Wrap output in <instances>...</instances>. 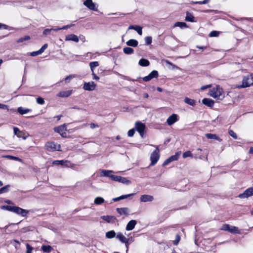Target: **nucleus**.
<instances>
[{
	"label": "nucleus",
	"instance_id": "obj_61",
	"mask_svg": "<svg viewBox=\"0 0 253 253\" xmlns=\"http://www.w3.org/2000/svg\"><path fill=\"white\" fill-rule=\"evenodd\" d=\"M50 30H51V32H52V31H58L61 30V28H58L57 27H54V28H50Z\"/></svg>",
	"mask_w": 253,
	"mask_h": 253
},
{
	"label": "nucleus",
	"instance_id": "obj_7",
	"mask_svg": "<svg viewBox=\"0 0 253 253\" xmlns=\"http://www.w3.org/2000/svg\"><path fill=\"white\" fill-rule=\"evenodd\" d=\"M46 149L47 151L53 152L54 151H60V145L54 142H48L45 144Z\"/></svg>",
	"mask_w": 253,
	"mask_h": 253
},
{
	"label": "nucleus",
	"instance_id": "obj_60",
	"mask_svg": "<svg viewBox=\"0 0 253 253\" xmlns=\"http://www.w3.org/2000/svg\"><path fill=\"white\" fill-rule=\"evenodd\" d=\"M90 127L91 128L93 129V128H94L95 127H98V126L94 123H91L90 124Z\"/></svg>",
	"mask_w": 253,
	"mask_h": 253
},
{
	"label": "nucleus",
	"instance_id": "obj_50",
	"mask_svg": "<svg viewBox=\"0 0 253 253\" xmlns=\"http://www.w3.org/2000/svg\"><path fill=\"white\" fill-rule=\"evenodd\" d=\"M51 33V30L50 29H45L43 32V35L44 36H47Z\"/></svg>",
	"mask_w": 253,
	"mask_h": 253
},
{
	"label": "nucleus",
	"instance_id": "obj_55",
	"mask_svg": "<svg viewBox=\"0 0 253 253\" xmlns=\"http://www.w3.org/2000/svg\"><path fill=\"white\" fill-rule=\"evenodd\" d=\"M5 157L8 158L11 160H19V159L17 157L12 156H10V155L6 156Z\"/></svg>",
	"mask_w": 253,
	"mask_h": 253
},
{
	"label": "nucleus",
	"instance_id": "obj_57",
	"mask_svg": "<svg viewBox=\"0 0 253 253\" xmlns=\"http://www.w3.org/2000/svg\"><path fill=\"white\" fill-rule=\"evenodd\" d=\"M211 86V84H209V85H204V86H202L201 87V89L202 90H204L206 89H207L208 88H210Z\"/></svg>",
	"mask_w": 253,
	"mask_h": 253
},
{
	"label": "nucleus",
	"instance_id": "obj_39",
	"mask_svg": "<svg viewBox=\"0 0 253 253\" xmlns=\"http://www.w3.org/2000/svg\"><path fill=\"white\" fill-rule=\"evenodd\" d=\"M30 39V36H25L24 37H22V38H21L19 39L17 41V42H18V43L22 42H23L24 41L28 40Z\"/></svg>",
	"mask_w": 253,
	"mask_h": 253
},
{
	"label": "nucleus",
	"instance_id": "obj_1",
	"mask_svg": "<svg viewBox=\"0 0 253 253\" xmlns=\"http://www.w3.org/2000/svg\"><path fill=\"white\" fill-rule=\"evenodd\" d=\"M1 209L13 212L18 215H21L22 217L26 216L29 212L28 210L23 209L16 206H3L1 207Z\"/></svg>",
	"mask_w": 253,
	"mask_h": 253
},
{
	"label": "nucleus",
	"instance_id": "obj_8",
	"mask_svg": "<svg viewBox=\"0 0 253 253\" xmlns=\"http://www.w3.org/2000/svg\"><path fill=\"white\" fill-rule=\"evenodd\" d=\"M253 196V187L247 189L243 193L239 194L238 197L241 199L248 198Z\"/></svg>",
	"mask_w": 253,
	"mask_h": 253
},
{
	"label": "nucleus",
	"instance_id": "obj_5",
	"mask_svg": "<svg viewBox=\"0 0 253 253\" xmlns=\"http://www.w3.org/2000/svg\"><path fill=\"white\" fill-rule=\"evenodd\" d=\"M156 147L155 150L153 151V152L151 154L150 156V160L151 161L150 166L155 165L160 158V154H159V149L158 146H154Z\"/></svg>",
	"mask_w": 253,
	"mask_h": 253
},
{
	"label": "nucleus",
	"instance_id": "obj_51",
	"mask_svg": "<svg viewBox=\"0 0 253 253\" xmlns=\"http://www.w3.org/2000/svg\"><path fill=\"white\" fill-rule=\"evenodd\" d=\"M75 77V75H69V76H67V77L65 78V81H66V82H70V81L71 79H72L74 78Z\"/></svg>",
	"mask_w": 253,
	"mask_h": 253
},
{
	"label": "nucleus",
	"instance_id": "obj_17",
	"mask_svg": "<svg viewBox=\"0 0 253 253\" xmlns=\"http://www.w3.org/2000/svg\"><path fill=\"white\" fill-rule=\"evenodd\" d=\"M100 218L108 223H114L116 220L115 217L111 215H103Z\"/></svg>",
	"mask_w": 253,
	"mask_h": 253
},
{
	"label": "nucleus",
	"instance_id": "obj_29",
	"mask_svg": "<svg viewBox=\"0 0 253 253\" xmlns=\"http://www.w3.org/2000/svg\"><path fill=\"white\" fill-rule=\"evenodd\" d=\"M184 101L185 103L192 106H194L196 105V101L188 97H185Z\"/></svg>",
	"mask_w": 253,
	"mask_h": 253
},
{
	"label": "nucleus",
	"instance_id": "obj_36",
	"mask_svg": "<svg viewBox=\"0 0 253 253\" xmlns=\"http://www.w3.org/2000/svg\"><path fill=\"white\" fill-rule=\"evenodd\" d=\"M17 111L20 114L23 115L30 112V110L28 109H25L22 107H20L18 108Z\"/></svg>",
	"mask_w": 253,
	"mask_h": 253
},
{
	"label": "nucleus",
	"instance_id": "obj_20",
	"mask_svg": "<svg viewBox=\"0 0 253 253\" xmlns=\"http://www.w3.org/2000/svg\"><path fill=\"white\" fill-rule=\"evenodd\" d=\"M117 238L122 243H125L126 248L128 247V239L126 238L122 233H118L117 235Z\"/></svg>",
	"mask_w": 253,
	"mask_h": 253
},
{
	"label": "nucleus",
	"instance_id": "obj_38",
	"mask_svg": "<svg viewBox=\"0 0 253 253\" xmlns=\"http://www.w3.org/2000/svg\"><path fill=\"white\" fill-rule=\"evenodd\" d=\"M65 163H69L67 161L64 160H56L53 162L52 164L53 165H64Z\"/></svg>",
	"mask_w": 253,
	"mask_h": 253
},
{
	"label": "nucleus",
	"instance_id": "obj_32",
	"mask_svg": "<svg viewBox=\"0 0 253 253\" xmlns=\"http://www.w3.org/2000/svg\"><path fill=\"white\" fill-rule=\"evenodd\" d=\"M194 19H195V18L192 14H191L188 12L186 13V16L185 17L186 21L191 22H195Z\"/></svg>",
	"mask_w": 253,
	"mask_h": 253
},
{
	"label": "nucleus",
	"instance_id": "obj_41",
	"mask_svg": "<svg viewBox=\"0 0 253 253\" xmlns=\"http://www.w3.org/2000/svg\"><path fill=\"white\" fill-rule=\"evenodd\" d=\"M99 66V63L97 61L91 62L89 63L90 68H94Z\"/></svg>",
	"mask_w": 253,
	"mask_h": 253
},
{
	"label": "nucleus",
	"instance_id": "obj_43",
	"mask_svg": "<svg viewBox=\"0 0 253 253\" xmlns=\"http://www.w3.org/2000/svg\"><path fill=\"white\" fill-rule=\"evenodd\" d=\"M219 32L218 31H213L211 32L209 36L211 37H217L219 35Z\"/></svg>",
	"mask_w": 253,
	"mask_h": 253
},
{
	"label": "nucleus",
	"instance_id": "obj_64",
	"mask_svg": "<svg viewBox=\"0 0 253 253\" xmlns=\"http://www.w3.org/2000/svg\"><path fill=\"white\" fill-rule=\"evenodd\" d=\"M92 75L93 77V79L94 80H98L99 79V78L94 73H93V74H92Z\"/></svg>",
	"mask_w": 253,
	"mask_h": 253
},
{
	"label": "nucleus",
	"instance_id": "obj_25",
	"mask_svg": "<svg viewBox=\"0 0 253 253\" xmlns=\"http://www.w3.org/2000/svg\"><path fill=\"white\" fill-rule=\"evenodd\" d=\"M206 136L208 139H213L217 140L220 142L222 141V139L215 134L207 133L206 134Z\"/></svg>",
	"mask_w": 253,
	"mask_h": 253
},
{
	"label": "nucleus",
	"instance_id": "obj_35",
	"mask_svg": "<svg viewBox=\"0 0 253 253\" xmlns=\"http://www.w3.org/2000/svg\"><path fill=\"white\" fill-rule=\"evenodd\" d=\"M116 233L114 231L111 230L106 233V237L108 239H111L115 237Z\"/></svg>",
	"mask_w": 253,
	"mask_h": 253
},
{
	"label": "nucleus",
	"instance_id": "obj_11",
	"mask_svg": "<svg viewBox=\"0 0 253 253\" xmlns=\"http://www.w3.org/2000/svg\"><path fill=\"white\" fill-rule=\"evenodd\" d=\"M136 130L139 133L140 136L143 137L144 135V130L145 128L144 124L140 122H136L135 125Z\"/></svg>",
	"mask_w": 253,
	"mask_h": 253
},
{
	"label": "nucleus",
	"instance_id": "obj_19",
	"mask_svg": "<svg viewBox=\"0 0 253 253\" xmlns=\"http://www.w3.org/2000/svg\"><path fill=\"white\" fill-rule=\"evenodd\" d=\"M65 41H72L75 42H78L79 41V38L77 36L74 34H70L67 35L65 38Z\"/></svg>",
	"mask_w": 253,
	"mask_h": 253
},
{
	"label": "nucleus",
	"instance_id": "obj_31",
	"mask_svg": "<svg viewBox=\"0 0 253 253\" xmlns=\"http://www.w3.org/2000/svg\"><path fill=\"white\" fill-rule=\"evenodd\" d=\"M41 249L44 253H49L51 252L52 248L50 246L44 245L42 247Z\"/></svg>",
	"mask_w": 253,
	"mask_h": 253
},
{
	"label": "nucleus",
	"instance_id": "obj_34",
	"mask_svg": "<svg viewBox=\"0 0 253 253\" xmlns=\"http://www.w3.org/2000/svg\"><path fill=\"white\" fill-rule=\"evenodd\" d=\"M123 51L126 54H131L133 53L134 50L131 47H126L124 48Z\"/></svg>",
	"mask_w": 253,
	"mask_h": 253
},
{
	"label": "nucleus",
	"instance_id": "obj_2",
	"mask_svg": "<svg viewBox=\"0 0 253 253\" xmlns=\"http://www.w3.org/2000/svg\"><path fill=\"white\" fill-rule=\"evenodd\" d=\"M209 94L211 96L218 100H221L224 97L223 89L219 85H216V87L211 89Z\"/></svg>",
	"mask_w": 253,
	"mask_h": 253
},
{
	"label": "nucleus",
	"instance_id": "obj_46",
	"mask_svg": "<svg viewBox=\"0 0 253 253\" xmlns=\"http://www.w3.org/2000/svg\"><path fill=\"white\" fill-rule=\"evenodd\" d=\"M26 246L27 249L26 253H32V252L33 250V248L30 246V245L28 244H27Z\"/></svg>",
	"mask_w": 253,
	"mask_h": 253
},
{
	"label": "nucleus",
	"instance_id": "obj_9",
	"mask_svg": "<svg viewBox=\"0 0 253 253\" xmlns=\"http://www.w3.org/2000/svg\"><path fill=\"white\" fill-rule=\"evenodd\" d=\"M54 130L55 132L59 133L62 137H66L67 127L65 124L54 127Z\"/></svg>",
	"mask_w": 253,
	"mask_h": 253
},
{
	"label": "nucleus",
	"instance_id": "obj_3",
	"mask_svg": "<svg viewBox=\"0 0 253 253\" xmlns=\"http://www.w3.org/2000/svg\"><path fill=\"white\" fill-rule=\"evenodd\" d=\"M253 85V76L252 74L245 76L242 81L241 85H236L235 88H241L249 87Z\"/></svg>",
	"mask_w": 253,
	"mask_h": 253
},
{
	"label": "nucleus",
	"instance_id": "obj_4",
	"mask_svg": "<svg viewBox=\"0 0 253 253\" xmlns=\"http://www.w3.org/2000/svg\"><path fill=\"white\" fill-rule=\"evenodd\" d=\"M113 172L114 171L112 170L102 169L100 171V176H107L109 177L112 180L119 182L121 176L112 174Z\"/></svg>",
	"mask_w": 253,
	"mask_h": 253
},
{
	"label": "nucleus",
	"instance_id": "obj_6",
	"mask_svg": "<svg viewBox=\"0 0 253 253\" xmlns=\"http://www.w3.org/2000/svg\"><path fill=\"white\" fill-rule=\"evenodd\" d=\"M220 230H223V231H228V232H229L231 233H233V234H240V231L239 230L238 227H237L236 226H231L229 224H223L221 226Z\"/></svg>",
	"mask_w": 253,
	"mask_h": 253
},
{
	"label": "nucleus",
	"instance_id": "obj_40",
	"mask_svg": "<svg viewBox=\"0 0 253 253\" xmlns=\"http://www.w3.org/2000/svg\"><path fill=\"white\" fill-rule=\"evenodd\" d=\"M183 158H186L187 157H193V155L189 151H186L183 154Z\"/></svg>",
	"mask_w": 253,
	"mask_h": 253
},
{
	"label": "nucleus",
	"instance_id": "obj_59",
	"mask_svg": "<svg viewBox=\"0 0 253 253\" xmlns=\"http://www.w3.org/2000/svg\"><path fill=\"white\" fill-rule=\"evenodd\" d=\"M166 64H167V65H169L171 66L172 67V68H176V66L175 65L173 64L172 63L170 62H169V61H168V60H166Z\"/></svg>",
	"mask_w": 253,
	"mask_h": 253
},
{
	"label": "nucleus",
	"instance_id": "obj_22",
	"mask_svg": "<svg viewBox=\"0 0 253 253\" xmlns=\"http://www.w3.org/2000/svg\"><path fill=\"white\" fill-rule=\"evenodd\" d=\"M72 93V90L62 91L59 92L57 96L60 97H67L71 95Z\"/></svg>",
	"mask_w": 253,
	"mask_h": 253
},
{
	"label": "nucleus",
	"instance_id": "obj_47",
	"mask_svg": "<svg viewBox=\"0 0 253 253\" xmlns=\"http://www.w3.org/2000/svg\"><path fill=\"white\" fill-rule=\"evenodd\" d=\"M210 1V0H204L203 1H193V3L195 4H206L208 2Z\"/></svg>",
	"mask_w": 253,
	"mask_h": 253
},
{
	"label": "nucleus",
	"instance_id": "obj_44",
	"mask_svg": "<svg viewBox=\"0 0 253 253\" xmlns=\"http://www.w3.org/2000/svg\"><path fill=\"white\" fill-rule=\"evenodd\" d=\"M37 102L39 104L43 105L44 103V100L43 98L39 97L37 98Z\"/></svg>",
	"mask_w": 253,
	"mask_h": 253
},
{
	"label": "nucleus",
	"instance_id": "obj_14",
	"mask_svg": "<svg viewBox=\"0 0 253 253\" xmlns=\"http://www.w3.org/2000/svg\"><path fill=\"white\" fill-rule=\"evenodd\" d=\"M178 116L175 114H173L170 116L167 120V123L169 126H171L178 121Z\"/></svg>",
	"mask_w": 253,
	"mask_h": 253
},
{
	"label": "nucleus",
	"instance_id": "obj_23",
	"mask_svg": "<svg viewBox=\"0 0 253 253\" xmlns=\"http://www.w3.org/2000/svg\"><path fill=\"white\" fill-rule=\"evenodd\" d=\"M128 29H133V30H134L135 31H136L137 33L139 35H142V28L139 26H137V25H130L129 27H128Z\"/></svg>",
	"mask_w": 253,
	"mask_h": 253
},
{
	"label": "nucleus",
	"instance_id": "obj_52",
	"mask_svg": "<svg viewBox=\"0 0 253 253\" xmlns=\"http://www.w3.org/2000/svg\"><path fill=\"white\" fill-rule=\"evenodd\" d=\"M41 52L40 51V50H38V51H34V52H32L30 53V55L32 56H36L37 55H40V54H41Z\"/></svg>",
	"mask_w": 253,
	"mask_h": 253
},
{
	"label": "nucleus",
	"instance_id": "obj_24",
	"mask_svg": "<svg viewBox=\"0 0 253 253\" xmlns=\"http://www.w3.org/2000/svg\"><path fill=\"white\" fill-rule=\"evenodd\" d=\"M202 103L209 107H212L214 105V101L209 98H204L202 100Z\"/></svg>",
	"mask_w": 253,
	"mask_h": 253
},
{
	"label": "nucleus",
	"instance_id": "obj_45",
	"mask_svg": "<svg viewBox=\"0 0 253 253\" xmlns=\"http://www.w3.org/2000/svg\"><path fill=\"white\" fill-rule=\"evenodd\" d=\"M229 134L234 139H237V136L236 133L232 130H229L228 131Z\"/></svg>",
	"mask_w": 253,
	"mask_h": 253
},
{
	"label": "nucleus",
	"instance_id": "obj_37",
	"mask_svg": "<svg viewBox=\"0 0 253 253\" xmlns=\"http://www.w3.org/2000/svg\"><path fill=\"white\" fill-rule=\"evenodd\" d=\"M173 27H179L181 28H184L187 27V25L184 22H177L174 24Z\"/></svg>",
	"mask_w": 253,
	"mask_h": 253
},
{
	"label": "nucleus",
	"instance_id": "obj_10",
	"mask_svg": "<svg viewBox=\"0 0 253 253\" xmlns=\"http://www.w3.org/2000/svg\"><path fill=\"white\" fill-rule=\"evenodd\" d=\"M84 4L89 10L97 11V7L95 4L93 2L92 0H84Z\"/></svg>",
	"mask_w": 253,
	"mask_h": 253
},
{
	"label": "nucleus",
	"instance_id": "obj_63",
	"mask_svg": "<svg viewBox=\"0 0 253 253\" xmlns=\"http://www.w3.org/2000/svg\"><path fill=\"white\" fill-rule=\"evenodd\" d=\"M9 187V185H7L6 186H5L2 187L1 189H2L3 193L6 192L7 191L6 189Z\"/></svg>",
	"mask_w": 253,
	"mask_h": 253
},
{
	"label": "nucleus",
	"instance_id": "obj_27",
	"mask_svg": "<svg viewBox=\"0 0 253 253\" xmlns=\"http://www.w3.org/2000/svg\"><path fill=\"white\" fill-rule=\"evenodd\" d=\"M126 43L128 46L136 47L137 46L138 42L136 40L131 39L128 40Z\"/></svg>",
	"mask_w": 253,
	"mask_h": 253
},
{
	"label": "nucleus",
	"instance_id": "obj_42",
	"mask_svg": "<svg viewBox=\"0 0 253 253\" xmlns=\"http://www.w3.org/2000/svg\"><path fill=\"white\" fill-rule=\"evenodd\" d=\"M152 37H146L145 38V44L146 45H149L152 42Z\"/></svg>",
	"mask_w": 253,
	"mask_h": 253
},
{
	"label": "nucleus",
	"instance_id": "obj_13",
	"mask_svg": "<svg viewBox=\"0 0 253 253\" xmlns=\"http://www.w3.org/2000/svg\"><path fill=\"white\" fill-rule=\"evenodd\" d=\"M158 77V73L157 71L154 70L151 72L148 76L144 77L143 80L144 82H148L153 78H157Z\"/></svg>",
	"mask_w": 253,
	"mask_h": 253
},
{
	"label": "nucleus",
	"instance_id": "obj_33",
	"mask_svg": "<svg viewBox=\"0 0 253 253\" xmlns=\"http://www.w3.org/2000/svg\"><path fill=\"white\" fill-rule=\"evenodd\" d=\"M104 199L101 197H97L95 198L94 203L96 205H101L104 202Z\"/></svg>",
	"mask_w": 253,
	"mask_h": 253
},
{
	"label": "nucleus",
	"instance_id": "obj_21",
	"mask_svg": "<svg viewBox=\"0 0 253 253\" xmlns=\"http://www.w3.org/2000/svg\"><path fill=\"white\" fill-rule=\"evenodd\" d=\"M116 211L120 215H127L129 213V209L127 208H117Z\"/></svg>",
	"mask_w": 253,
	"mask_h": 253
},
{
	"label": "nucleus",
	"instance_id": "obj_48",
	"mask_svg": "<svg viewBox=\"0 0 253 253\" xmlns=\"http://www.w3.org/2000/svg\"><path fill=\"white\" fill-rule=\"evenodd\" d=\"M135 133V130L134 128L128 130L127 132V135L129 137H132L133 136L134 134Z\"/></svg>",
	"mask_w": 253,
	"mask_h": 253
},
{
	"label": "nucleus",
	"instance_id": "obj_18",
	"mask_svg": "<svg viewBox=\"0 0 253 253\" xmlns=\"http://www.w3.org/2000/svg\"><path fill=\"white\" fill-rule=\"evenodd\" d=\"M136 221L135 220H131L128 222L127 224L126 225V229L127 231L132 230L135 227V226L136 224Z\"/></svg>",
	"mask_w": 253,
	"mask_h": 253
},
{
	"label": "nucleus",
	"instance_id": "obj_28",
	"mask_svg": "<svg viewBox=\"0 0 253 253\" xmlns=\"http://www.w3.org/2000/svg\"><path fill=\"white\" fill-rule=\"evenodd\" d=\"M149 64V61L146 59L142 58L139 61V65L141 66L147 67L148 66Z\"/></svg>",
	"mask_w": 253,
	"mask_h": 253
},
{
	"label": "nucleus",
	"instance_id": "obj_30",
	"mask_svg": "<svg viewBox=\"0 0 253 253\" xmlns=\"http://www.w3.org/2000/svg\"><path fill=\"white\" fill-rule=\"evenodd\" d=\"M119 182L127 185L130 184L131 183V181L127 179V178L121 176Z\"/></svg>",
	"mask_w": 253,
	"mask_h": 253
},
{
	"label": "nucleus",
	"instance_id": "obj_12",
	"mask_svg": "<svg viewBox=\"0 0 253 253\" xmlns=\"http://www.w3.org/2000/svg\"><path fill=\"white\" fill-rule=\"evenodd\" d=\"M96 86V85L93 82H89L84 83L83 88L85 90L92 91L95 90Z\"/></svg>",
	"mask_w": 253,
	"mask_h": 253
},
{
	"label": "nucleus",
	"instance_id": "obj_26",
	"mask_svg": "<svg viewBox=\"0 0 253 253\" xmlns=\"http://www.w3.org/2000/svg\"><path fill=\"white\" fill-rule=\"evenodd\" d=\"M134 195V194L131 193V194H127V195H122V196H120L119 197L113 198V201L114 202H117V201H119L120 200H123V199H125L127 198L128 197H130L131 196H133Z\"/></svg>",
	"mask_w": 253,
	"mask_h": 253
},
{
	"label": "nucleus",
	"instance_id": "obj_56",
	"mask_svg": "<svg viewBox=\"0 0 253 253\" xmlns=\"http://www.w3.org/2000/svg\"><path fill=\"white\" fill-rule=\"evenodd\" d=\"M17 137L19 138H22L23 139H26L27 137V135H24L23 133L22 132V133H19Z\"/></svg>",
	"mask_w": 253,
	"mask_h": 253
},
{
	"label": "nucleus",
	"instance_id": "obj_58",
	"mask_svg": "<svg viewBox=\"0 0 253 253\" xmlns=\"http://www.w3.org/2000/svg\"><path fill=\"white\" fill-rule=\"evenodd\" d=\"M8 27V26H7L6 25L0 23V29H7Z\"/></svg>",
	"mask_w": 253,
	"mask_h": 253
},
{
	"label": "nucleus",
	"instance_id": "obj_62",
	"mask_svg": "<svg viewBox=\"0 0 253 253\" xmlns=\"http://www.w3.org/2000/svg\"><path fill=\"white\" fill-rule=\"evenodd\" d=\"M0 108L2 109H7L8 107L7 105L0 103Z\"/></svg>",
	"mask_w": 253,
	"mask_h": 253
},
{
	"label": "nucleus",
	"instance_id": "obj_54",
	"mask_svg": "<svg viewBox=\"0 0 253 253\" xmlns=\"http://www.w3.org/2000/svg\"><path fill=\"white\" fill-rule=\"evenodd\" d=\"M180 236L178 235H177L176 236V239L174 241L173 244L175 245H177L178 243H179V241H180Z\"/></svg>",
	"mask_w": 253,
	"mask_h": 253
},
{
	"label": "nucleus",
	"instance_id": "obj_49",
	"mask_svg": "<svg viewBox=\"0 0 253 253\" xmlns=\"http://www.w3.org/2000/svg\"><path fill=\"white\" fill-rule=\"evenodd\" d=\"M13 130H14V134L17 135V136H18L19 133H22V131H20L19 130V129H18V128H17L16 127H14V128H13Z\"/></svg>",
	"mask_w": 253,
	"mask_h": 253
},
{
	"label": "nucleus",
	"instance_id": "obj_53",
	"mask_svg": "<svg viewBox=\"0 0 253 253\" xmlns=\"http://www.w3.org/2000/svg\"><path fill=\"white\" fill-rule=\"evenodd\" d=\"M47 47V44L45 43L42 46V47L39 49L41 53H43L45 49Z\"/></svg>",
	"mask_w": 253,
	"mask_h": 253
},
{
	"label": "nucleus",
	"instance_id": "obj_15",
	"mask_svg": "<svg viewBox=\"0 0 253 253\" xmlns=\"http://www.w3.org/2000/svg\"><path fill=\"white\" fill-rule=\"evenodd\" d=\"M179 156V154L178 153H177L174 155L171 156L164 162V163H163V166L168 165L169 163H171V162L177 160Z\"/></svg>",
	"mask_w": 253,
	"mask_h": 253
},
{
	"label": "nucleus",
	"instance_id": "obj_16",
	"mask_svg": "<svg viewBox=\"0 0 253 253\" xmlns=\"http://www.w3.org/2000/svg\"><path fill=\"white\" fill-rule=\"evenodd\" d=\"M140 200L141 202H152L154 200V197L153 196L150 195H142L140 196Z\"/></svg>",
	"mask_w": 253,
	"mask_h": 253
}]
</instances>
